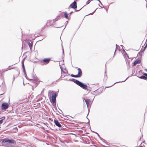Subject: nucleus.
<instances>
[{
	"label": "nucleus",
	"instance_id": "09e8293b",
	"mask_svg": "<svg viewBox=\"0 0 147 147\" xmlns=\"http://www.w3.org/2000/svg\"><path fill=\"white\" fill-rule=\"evenodd\" d=\"M79 10H76V11H78Z\"/></svg>",
	"mask_w": 147,
	"mask_h": 147
},
{
	"label": "nucleus",
	"instance_id": "cd10ccee",
	"mask_svg": "<svg viewBox=\"0 0 147 147\" xmlns=\"http://www.w3.org/2000/svg\"><path fill=\"white\" fill-rule=\"evenodd\" d=\"M91 1H90V0H88L86 2V5H88V4H89L90 2Z\"/></svg>",
	"mask_w": 147,
	"mask_h": 147
},
{
	"label": "nucleus",
	"instance_id": "603ef678",
	"mask_svg": "<svg viewBox=\"0 0 147 147\" xmlns=\"http://www.w3.org/2000/svg\"><path fill=\"white\" fill-rule=\"evenodd\" d=\"M92 84V85H95V84Z\"/></svg>",
	"mask_w": 147,
	"mask_h": 147
},
{
	"label": "nucleus",
	"instance_id": "bb28decb",
	"mask_svg": "<svg viewBox=\"0 0 147 147\" xmlns=\"http://www.w3.org/2000/svg\"><path fill=\"white\" fill-rule=\"evenodd\" d=\"M97 8L96 9H95L93 12H92L91 13H90L89 14H88L87 15V16L88 15H92L93 14V13H94L96 11V9H97Z\"/></svg>",
	"mask_w": 147,
	"mask_h": 147
},
{
	"label": "nucleus",
	"instance_id": "79ce46f5",
	"mask_svg": "<svg viewBox=\"0 0 147 147\" xmlns=\"http://www.w3.org/2000/svg\"><path fill=\"white\" fill-rule=\"evenodd\" d=\"M45 26H44V27H43L41 30H42V29H43L44 28H45Z\"/></svg>",
	"mask_w": 147,
	"mask_h": 147
},
{
	"label": "nucleus",
	"instance_id": "c9c22d12",
	"mask_svg": "<svg viewBox=\"0 0 147 147\" xmlns=\"http://www.w3.org/2000/svg\"><path fill=\"white\" fill-rule=\"evenodd\" d=\"M73 13V11H71V12L69 14H72Z\"/></svg>",
	"mask_w": 147,
	"mask_h": 147
},
{
	"label": "nucleus",
	"instance_id": "393cba45",
	"mask_svg": "<svg viewBox=\"0 0 147 147\" xmlns=\"http://www.w3.org/2000/svg\"><path fill=\"white\" fill-rule=\"evenodd\" d=\"M71 77H74V78H78V77L77 76V75H74L73 74H71Z\"/></svg>",
	"mask_w": 147,
	"mask_h": 147
},
{
	"label": "nucleus",
	"instance_id": "f8f14e48",
	"mask_svg": "<svg viewBox=\"0 0 147 147\" xmlns=\"http://www.w3.org/2000/svg\"><path fill=\"white\" fill-rule=\"evenodd\" d=\"M92 131V132H94V133H95L96 134H97V135L98 136V137L101 140H102V142H103L104 143H105V144H106V143H105V141H106V140H105V139H103L102 138H101V137H100V135L99 134H98V133H97V132H95V131ZM107 145H108V144H107Z\"/></svg>",
	"mask_w": 147,
	"mask_h": 147
},
{
	"label": "nucleus",
	"instance_id": "39448f33",
	"mask_svg": "<svg viewBox=\"0 0 147 147\" xmlns=\"http://www.w3.org/2000/svg\"><path fill=\"white\" fill-rule=\"evenodd\" d=\"M41 36V39H37V42L39 41L42 40L44 38V37L42 35V30H38V32L37 31V37L39 36Z\"/></svg>",
	"mask_w": 147,
	"mask_h": 147
},
{
	"label": "nucleus",
	"instance_id": "4be33fe9",
	"mask_svg": "<svg viewBox=\"0 0 147 147\" xmlns=\"http://www.w3.org/2000/svg\"><path fill=\"white\" fill-rule=\"evenodd\" d=\"M146 47H144V48L143 49H142L140 51V52H141V53H142L144 52V51L146 49Z\"/></svg>",
	"mask_w": 147,
	"mask_h": 147
},
{
	"label": "nucleus",
	"instance_id": "6ab92c4d",
	"mask_svg": "<svg viewBox=\"0 0 147 147\" xmlns=\"http://www.w3.org/2000/svg\"><path fill=\"white\" fill-rule=\"evenodd\" d=\"M68 15L69 14H67V13L66 11L64 12V17L66 19H68L69 18Z\"/></svg>",
	"mask_w": 147,
	"mask_h": 147
},
{
	"label": "nucleus",
	"instance_id": "7c9ffc66",
	"mask_svg": "<svg viewBox=\"0 0 147 147\" xmlns=\"http://www.w3.org/2000/svg\"><path fill=\"white\" fill-rule=\"evenodd\" d=\"M60 110V112H59V111H58V112L59 113H60V114H62V113H63V112L61 110H60Z\"/></svg>",
	"mask_w": 147,
	"mask_h": 147
},
{
	"label": "nucleus",
	"instance_id": "9b49d317",
	"mask_svg": "<svg viewBox=\"0 0 147 147\" xmlns=\"http://www.w3.org/2000/svg\"><path fill=\"white\" fill-rule=\"evenodd\" d=\"M54 123L55 125L58 127H61L62 126L61 125L60 123L57 120L55 119L54 120Z\"/></svg>",
	"mask_w": 147,
	"mask_h": 147
},
{
	"label": "nucleus",
	"instance_id": "7ed1b4c3",
	"mask_svg": "<svg viewBox=\"0 0 147 147\" xmlns=\"http://www.w3.org/2000/svg\"><path fill=\"white\" fill-rule=\"evenodd\" d=\"M8 142L10 144H14L15 143V141L13 140H9L7 138H5L2 140V143H4Z\"/></svg>",
	"mask_w": 147,
	"mask_h": 147
},
{
	"label": "nucleus",
	"instance_id": "9d476101",
	"mask_svg": "<svg viewBox=\"0 0 147 147\" xmlns=\"http://www.w3.org/2000/svg\"><path fill=\"white\" fill-rule=\"evenodd\" d=\"M141 60L139 58L137 59L135 61H134L133 64V66H135L137 64H139L141 63Z\"/></svg>",
	"mask_w": 147,
	"mask_h": 147
},
{
	"label": "nucleus",
	"instance_id": "b1692460",
	"mask_svg": "<svg viewBox=\"0 0 147 147\" xmlns=\"http://www.w3.org/2000/svg\"><path fill=\"white\" fill-rule=\"evenodd\" d=\"M50 22V21H49L48 20L47 21V22L46 24L47 25V26H53V24H51V25H49V24H49Z\"/></svg>",
	"mask_w": 147,
	"mask_h": 147
},
{
	"label": "nucleus",
	"instance_id": "c85d7f7f",
	"mask_svg": "<svg viewBox=\"0 0 147 147\" xmlns=\"http://www.w3.org/2000/svg\"><path fill=\"white\" fill-rule=\"evenodd\" d=\"M60 68H61V71L63 72V73H65V74H66V73H65V71H63V70L62 69V68H61V67H60Z\"/></svg>",
	"mask_w": 147,
	"mask_h": 147
},
{
	"label": "nucleus",
	"instance_id": "ea45409f",
	"mask_svg": "<svg viewBox=\"0 0 147 147\" xmlns=\"http://www.w3.org/2000/svg\"><path fill=\"white\" fill-rule=\"evenodd\" d=\"M54 28H61V27H54Z\"/></svg>",
	"mask_w": 147,
	"mask_h": 147
},
{
	"label": "nucleus",
	"instance_id": "aec40b11",
	"mask_svg": "<svg viewBox=\"0 0 147 147\" xmlns=\"http://www.w3.org/2000/svg\"><path fill=\"white\" fill-rule=\"evenodd\" d=\"M142 53L139 52L138 53L137 56L138 57V58H141L142 56Z\"/></svg>",
	"mask_w": 147,
	"mask_h": 147
},
{
	"label": "nucleus",
	"instance_id": "ddd939ff",
	"mask_svg": "<svg viewBox=\"0 0 147 147\" xmlns=\"http://www.w3.org/2000/svg\"><path fill=\"white\" fill-rule=\"evenodd\" d=\"M43 91H44V89H43L42 90L41 92V93L40 94H38V95H37V98L39 97L40 96H42L43 95V94H42V93H43ZM42 98H38V99L37 98V101L38 100H40L41 99H42Z\"/></svg>",
	"mask_w": 147,
	"mask_h": 147
},
{
	"label": "nucleus",
	"instance_id": "5701e85b",
	"mask_svg": "<svg viewBox=\"0 0 147 147\" xmlns=\"http://www.w3.org/2000/svg\"><path fill=\"white\" fill-rule=\"evenodd\" d=\"M118 48H120V47H119V45H117V44H116V49H115V51L114 53V55H115V54L116 50Z\"/></svg>",
	"mask_w": 147,
	"mask_h": 147
},
{
	"label": "nucleus",
	"instance_id": "e433bc0d",
	"mask_svg": "<svg viewBox=\"0 0 147 147\" xmlns=\"http://www.w3.org/2000/svg\"><path fill=\"white\" fill-rule=\"evenodd\" d=\"M98 1L100 3V4H101V5H102V3H101V2H100V0H99Z\"/></svg>",
	"mask_w": 147,
	"mask_h": 147
},
{
	"label": "nucleus",
	"instance_id": "dca6fc26",
	"mask_svg": "<svg viewBox=\"0 0 147 147\" xmlns=\"http://www.w3.org/2000/svg\"><path fill=\"white\" fill-rule=\"evenodd\" d=\"M43 125L40 124H38V123H37V127L44 129V127L43 126Z\"/></svg>",
	"mask_w": 147,
	"mask_h": 147
},
{
	"label": "nucleus",
	"instance_id": "2f4dec72",
	"mask_svg": "<svg viewBox=\"0 0 147 147\" xmlns=\"http://www.w3.org/2000/svg\"><path fill=\"white\" fill-rule=\"evenodd\" d=\"M143 74L146 77H147V73H144Z\"/></svg>",
	"mask_w": 147,
	"mask_h": 147
},
{
	"label": "nucleus",
	"instance_id": "2eb2a0df",
	"mask_svg": "<svg viewBox=\"0 0 147 147\" xmlns=\"http://www.w3.org/2000/svg\"><path fill=\"white\" fill-rule=\"evenodd\" d=\"M123 53L124 55V56L126 57H127L128 58H129L128 55H127V53L126 52H125V51L124 50H123Z\"/></svg>",
	"mask_w": 147,
	"mask_h": 147
},
{
	"label": "nucleus",
	"instance_id": "37998d69",
	"mask_svg": "<svg viewBox=\"0 0 147 147\" xmlns=\"http://www.w3.org/2000/svg\"><path fill=\"white\" fill-rule=\"evenodd\" d=\"M105 76H106V77L107 76V75H106V71H105Z\"/></svg>",
	"mask_w": 147,
	"mask_h": 147
},
{
	"label": "nucleus",
	"instance_id": "72a5a7b5",
	"mask_svg": "<svg viewBox=\"0 0 147 147\" xmlns=\"http://www.w3.org/2000/svg\"><path fill=\"white\" fill-rule=\"evenodd\" d=\"M40 103H37V107H39L40 106Z\"/></svg>",
	"mask_w": 147,
	"mask_h": 147
},
{
	"label": "nucleus",
	"instance_id": "412c9836",
	"mask_svg": "<svg viewBox=\"0 0 147 147\" xmlns=\"http://www.w3.org/2000/svg\"><path fill=\"white\" fill-rule=\"evenodd\" d=\"M59 16H58L55 19L53 20V23H55L57 21L58 19H59Z\"/></svg>",
	"mask_w": 147,
	"mask_h": 147
},
{
	"label": "nucleus",
	"instance_id": "a878e982",
	"mask_svg": "<svg viewBox=\"0 0 147 147\" xmlns=\"http://www.w3.org/2000/svg\"><path fill=\"white\" fill-rule=\"evenodd\" d=\"M37 123H38V124H40V125H45V123H42L41 121H37Z\"/></svg>",
	"mask_w": 147,
	"mask_h": 147
},
{
	"label": "nucleus",
	"instance_id": "5fc2aeb1",
	"mask_svg": "<svg viewBox=\"0 0 147 147\" xmlns=\"http://www.w3.org/2000/svg\"><path fill=\"white\" fill-rule=\"evenodd\" d=\"M142 143H141L140 145H141V144H142Z\"/></svg>",
	"mask_w": 147,
	"mask_h": 147
},
{
	"label": "nucleus",
	"instance_id": "4468645a",
	"mask_svg": "<svg viewBox=\"0 0 147 147\" xmlns=\"http://www.w3.org/2000/svg\"><path fill=\"white\" fill-rule=\"evenodd\" d=\"M51 60V59L50 58H45L43 59V61L44 62H46L48 63Z\"/></svg>",
	"mask_w": 147,
	"mask_h": 147
},
{
	"label": "nucleus",
	"instance_id": "a211bd4d",
	"mask_svg": "<svg viewBox=\"0 0 147 147\" xmlns=\"http://www.w3.org/2000/svg\"><path fill=\"white\" fill-rule=\"evenodd\" d=\"M129 78V77H128L125 80H124V81H119V82H115L114 83V84H113V85L110 86H107V87H111L112 86H113V85L114 84H115V83H119V82H125V81L128 78Z\"/></svg>",
	"mask_w": 147,
	"mask_h": 147
},
{
	"label": "nucleus",
	"instance_id": "0eeeda50",
	"mask_svg": "<svg viewBox=\"0 0 147 147\" xmlns=\"http://www.w3.org/2000/svg\"><path fill=\"white\" fill-rule=\"evenodd\" d=\"M69 7L74 9L76 8L77 7L76 3L74 1L70 5Z\"/></svg>",
	"mask_w": 147,
	"mask_h": 147
},
{
	"label": "nucleus",
	"instance_id": "8fccbe9b",
	"mask_svg": "<svg viewBox=\"0 0 147 147\" xmlns=\"http://www.w3.org/2000/svg\"><path fill=\"white\" fill-rule=\"evenodd\" d=\"M99 84L98 83L97 84H96V85H98V84Z\"/></svg>",
	"mask_w": 147,
	"mask_h": 147
},
{
	"label": "nucleus",
	"instance_id": "1a4fd4ad",
	"mask_svg": "<svg viewBox=\"0 0 147 147\" xmlns=\"http://www.w3.org/2000/svg\"><path fill=\"white\" fill-rule=\"evenodd\" d=\"M78 68V74H77V75L78 76V78H80L81 77L82 74V70L81 69L77 68Z\"/></svg>",
	"mask_w": 147,
	"mask_h": 147
},
{
	"label": "nucleus",
	"instance_id": "473e14b6",
	"mask_svg": "<svg viewBox=\"0 0 147 147\" xmlns=\"http://www.w3.org/2000/svg\"><path fill=\"white\" fill-rule=\"evenodd\" d=\"M86 118L88 121V123H87V124H88L89 125H90L89 120V119L87 118V117H86Z\"/></svg>",
	"mask_w": 147,
	"mask_h": 147
},
{
	"label": "nucleus",
	"instance_id": "6e6d98bb",
	"mask_svg": "<svg viewBox=\"0 0 147 147\" xmlns=\"http://www.w3.org/2000/svg\"><path fill=\"white\" fill-rule=\"evenodd\" d=\"M146 0V2H147V1H146V0Z\"/></svg>",
	"mask_w": 147,
	"mask_h": 147
},
{
	"label": "nucleus",
	"instance_id": "423d86ee",
	"mask_svg": "<svg viewBox=\"0 0 147 147\" xmlns=\"http://www.w3.org/2000/svg\"><path fill=\"white\" fill-rule=\"evenodd\" d=\"M25 42L27 43L29 45L30 49L32 46L33 41L28 39H26L25 40Z\"/></svg>",
	"mask_w": 147,
	"mask_h": 147
},
{
	"label": "nucleus",
	"instance_id": "a19ab883",
	"mask_svg": "<svg viewBox=\"0 0 147 147\" xmlns=\"http://www.w3.org/2000/svg\"><path fill=\"white\" fill-rule=\"evenodd\" d=\"M141 139V138H140V140H138V143L140 141V140Z\"/></svg>",
	"mask_w": 147,
	"mask_h": 147
},
{
	"label": "nucleus",
	"instance_id": "4d7b16f0",
	"mask_svg": "<svg viewBox=\"0 0 147 147\" xmlns=\"http://www.w3.org/2000/svg\"><path fill=\"white\" fill-rule=\"evenodd\" d=\"M59 80V79L58 80H57V81H58Z\"/></svg>",
	"mask_w": 147,
	"mask_h": 147
},
{
	"label": "nucleus",
	"instance_id": "c756f323",
	"mask_svg": "<svg viewBox=\"0 0 147 147\" xmlns=\"http://www.w3.org/2000/svg\"><path fill=\"white\" fill-rule=\"evenodd\" d=\"M3 119L0 120V124H1L3 122Z\"/></svg>",
	"mask_w": 147,
	"mask_h": 147
},
{
	"label": "nucleus",
	"instance_id": "3c124183",
	"mask_svg": "<svg viewBox=\"0 0 147 147\" xmlns=\"http://www.w3.org/2000/svg\"><path fill=\"white\" fill-rule=\"evenodd\" d=\"M106 10L107 12V9H106Z\"/></svg>",
	"mask_w": 147,
	"mask_h": 147
},
{
	"label": "nucleus",
	"instance_id": "6e6552de",
	"mask_svg": "<svg viewBox=\"0 0 147 147\" xmlns=\"http://www.w3.org/2000/svg\"><path fill=\"white\" fill-rule=\"evenodd\" d=\"M9 105L7 103L4 102L1 105V108L2 109H7Z\"/></svg>",
	"mask_w": 147,
	"mask_h": 147
},
{
	"label": "nucleus",
	"instance_id": "c03bdc74",
	"mask_svg": "<svg viewBox=\"0 0 147 147\" xmlns=\"http://www.w3.org/2000/svg\"><path fill=\"white\" fill-rule=\"evenodd\" d=\"M98 6H99L100 7H101V8H102L101 6H100V5H99V4H98Z\"/></svg>",
	"mask_w": 147,
	"mask_h": 147
},
{
	"label": "nucleus",
	"instance_id": "49530a36",
	"mask_svg": "<svg viewBox=\"0 0 147 147\" xmlns=\"http://www.w3.org/2000/svg\"><path fill=\"white\" fill-rule=\"evenodd\" d=\"M145 70L146 71V72H147V69H145Z\"/></svg>",
	"mask_w": 147,
	"mask_h": 147
},
{
	"label": "nucleus",
	"instance_id": "f03ea898",
	"mask_svg": "<svg viewBox=\"0 0 147 147\" xmlns=\"http://www.w3.org/2000/svg\"><path fill=\"white\" fill-rule=\"evenodd\" d=\"M85 102L86 103V105L87 106L88 109V113L87 115H88L90 109L91 104H92V102L89 99H87L85 100Z\"/></svg>",
	"mask_w": 147,
	"mask_h": 147
},
{
	"label": "nucleus",
	"instance_id": "58836bf2",
	"mask_svg": "<svg viewBox=\"0 0 147 147\" xmlns=\"http://www.w3.org/2000/svg\"><path fill=\"white\" fill-rule=\"evenodd\" d=\"M68 21H66L65 22V23H66V24H67L68 23Z\"/></svg>",
	"mask_w": 147,
	"mask_h": 147
},
{
	"label": "nucleus",
	"instance_id": "20e7f679",
	"mask_svg": "<svg viewBox=\"0 0 147 147\" xmlns=\"http://www.w3.org/2000/svg\"><path fill=\"white\" fill-rule=\"evenodd\" d=\"M56 94L55 93H53L51 96V100L52 102H51L52 104H54L55 103V105H54L53 106L55 107H56Z\"/></svg>",
	"mask_w": 147,
	"mask_h": 147
},
{
	"label": "nucleus",
	"instance_id": "864d4df0",
	"mask_svg": "<svg viewBox=\"0 0 147 147\" xmlns=\"http://www.w3.org/2000/svg\"><path fill=\"white\" fill-rule=\"evenodd\" d=\"M64 128H61V129H63Z\"/></svg>",
	"mask_w": 147,
	"mask_h": 147
},
{
	"label": "nucleus",
	"instance_id": "f3484780",
	"mask_svg": "<svg viewBox=\"0 0 147 147\" xmlns=\"http://www.w3.org/2000/svg\"><path fill=\"white\" fill-rule=\"evenodd\" d=\"M138 77L140 79L144 80H146L147 79V77H146L144 75L140 77Z\"/></svg>",
	"mask_w": 147,
	"mask_h": 147
},
{
	"label": "nucleus",
	"instance_id": "de8ad7c7",
	"mask_svg": "<svg viewBox=\"0 0 147 147\" xmlns=\"http://www.w3.org/2000/svg\"><path fill=\"white\" fill-rule=\"evenodd\" d=\"M68 116L71 118H73L71 117V116H69V115H68Z\"/></svg>",
	"mask_w": 147,
	"mask_h": 147
},
{
	"label": "nucleus",
	"instance_id": "4c0bfd02",
	"mask_svg": "<svg viewBox=\"0 0 147 147\" xmlns=\"http://www.w3.org/2000/svg\"><path fill=\"white\" fill-rule=\"evenodd\" d=\"M63 53L64 56V50L63 49Z\"/></svg>",
	"mask_w": 147,
	"mask_h": 147
},
{
	"label": "nucleus",
	"instance_id": "f257e3e1",
	"mask_svg": "<svg viewBox=\"0 0 147 147\" xmlns=\"http://www.w3.org/2000/svg\"><path fill=\"white\" fill-rule=\"evenodd\" d=\"M68 81H72L75 84H76L77 85L80 86L82 89L86 90H90V88L89 87H88L87 85L84 83H82V82L80 81H79L74 79V78H72V79H69L68 80Z\"/></svg>",
	"mask_w": 147,
	"mask_h": 147
},
{
	"label": "nucleus",
	"instance_id": "f704fd0d",
	"mask_svg": "<svg viewBox=\"0 0 147 147\" xmlns=\"http://www.w3.org/2000/svg\"><path fill=\"white\" fill-rule=\"evenodd\" d=\"M38 78H37V85H38V83L40 82V81H38Z\"/></svg>",
	"mask_w": 147,
	"mask_h": 147
},
{
	"label": "nucleus",
	"instance_id": "a18cd8bd",
	"mask_svg": "<svg viewBox=\"0 0 147 147\" xmlns=\"http://www.w3.org/2000/svg\"><path fill=\"white\" fill-rule=\"evenodd\" d=\"M121 46L122 47L123 49V46L122 45H121Z\"/></svg>",
	"mask_w": 147,
	"mask_h": 147
}]
</instances>
